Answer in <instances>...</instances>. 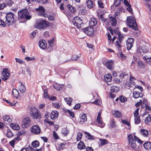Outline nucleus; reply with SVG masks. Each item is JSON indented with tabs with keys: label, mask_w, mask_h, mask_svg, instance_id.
I'll list each match as a JSON object with an SVG mask.
<instances>
[{
	"label": "nucleus",
	"mask_w": 151,
	"mask_h": 151,
	"mask_svg": "<svg viewBox=\"0 0 151 151\" xmlns=\"http://www.w3.org/2000/svg\"><path fill=\"white\" fill-rule=\"evenodd\" d=\"M119 99L120 101L122 103H123L127 101V98L122 95L120 96L119 97Z\"/></svg>",
	"instance_id": "obj_45"
},
{
	"label": "nucleus",
	"mask_w": 151,
	"mask_h": 151,
	"mask_svg": "<svg viewBox=\"0 0 151 151\" xmlns=\"http://www.w3.org/2000/svg\"><path fill=\"white\" fill-rule=\"evenodd\" d=\"M30 115L34 119H40L41 115L38 110L35 108H32L30 110Z\"/></svg>",
	"instance_id": "obj_6"
},
{
	"label": "nucleus",
	"mask_w": 151,
	"mask_h": 151,
	"mask_svg": "<svg viewBox=\"0 0 151 151\" xmlns=\"http://www.w3.org/2000/svg\"><path fill=\"white\" fill-rule=\"evenodd\" d=\"M139 50L140 52L144 53H146L148 51L147 48L146 46H139Z\"/></svg>",
	"instance_id": "obj_20"
},
{
	"label": "nucleus",
	"mask_w": 151,
	"mask_h": 151,
	"mask_svg": "<svg viewBox=\"0 0 151 151\" xmlns=\"http://www.w3.org/2000/svg\"><path fill=\"white\" fill-rule=\"evenodd\" d=\"M44 96L45 98H48L50 96L47 93V90L46 89H45L44 91Z\"/></svg>",
	"instance_id": "obj_57"
},
{
	"label": "nucleus",
	"mask_w": 151,
	"mask_h": 151,
	"mask_svg": "<svg viewBox=\"0 0 151 151\" xmlns=\"http://www.w3.org/2000/svg\"><path fill=\"white\" fill-rule=\"evenodd\" d=\"M31 132L36 134H38L41 132V129L40 127L37 125H34L31 128Z\"/></svg>",
	"instance_id": "obj_10"
},
{
	"label": "nucleus",
	"mask_w": 151,
	"mask_h": 151,
	"mask_svg": "<svg viewBox=\"0 0 151 151\" xmlns=\"http://www.w3.org/2000/svg\"><path fill=\"white\" fill-rule=\"evenodd\" d=\"M69 133V131L67 129V128H63L62 131V133L63 134L64 136H67Z\"/></svg>",
	"instance_id": "obj_35"
},
{
	"label": "nucleus",
	"mask_w": 151,
	"mask_h": 151,
	"mask_svg": "<svg viewBox=\"0 0 151 151\" xmlns=\"http://www.w3.org/2000/svg\"><path fill=\"white\" fill-rule=\"evenodd\" d=\"M6 136L9 138H10L13 136V133L10 130L7 129V132L6 133Z\"/></svg>",
	"instance_id": "obj_46"
},
{
	"label": "nucleus",
	"mask_w": 151,
	"mask_h": 151,
	"mask_svg": "<svg viewBox=\"0 0 151 151\" xmlns=\"http://www.w3.org/2000/svg\"><path fill=\"white\" fill-rule=\"evenodd\" d=\"M24 59L28 62L30 61H32L35 60V58L34 57L30 58L29 57H26L24 58Z\"/></svg>",
	"instance_id": "obj_53"
},
{
	"label": "nucleus",
	"mask_w": 151,
	"mask_h": 151,
	"mask_svg": "<svg viewBox=\"0 0 151 151\" xmlns=\"http://www.w3.org/2000/svg\"><path fill=\"white\" fill-rule=\"evenodd\" d=\"M143 146L145 149L147 150H150L151 147V142H147L144 143Z\"/></svg>",
	"instance_id": "obj_26"
},
{
	"label": "nucleus",
	"mask_w": 151,
	"mask_h": 151,
	"mask_svg": "<svg viewBox=\"0 0 151 151\" xmlns=\"http://www.w3.org/2000/svg\"><path fill=\"white\" fill-rule=\"evenodd\" d=\"M143 58L147 62H151V57H148L147 56L145 55L143 56Z\"/></svg>",
	"instance_id": "obj_42"
},
{
	"label": "nucleus",
	"mask_w": 151,
	"mask_h": 151,
	"mask_svg": "<svg viewBox=\"0 0 151 151\" xmlns=\"http://www.w3.org/2000/svg\"><path fill=\"white\" fill-rule=\"evenodd\" d=\"M114 82L116 83H118L121 82H122V79H118L117 78H116L114 79Z\"/></svg>",
	"instance_id": "obj_64"
},
{
	"label": "nucleus",
	"mask_w": 151,
	"mask_h": 151,
	"mask_svg": "<svg viewBox=\"0 0 151 151\" xmlns=\"http://www.w3.org/2000/svg\"><path fill=\"white\" fill-rule=\"evenodd\" d=\"M58 113L56 111H52L50 114V117L51 119H54L57 118Z\"/></svg>",
	"instance_id": "obj_19"
},
{
	"label": "nucleus",
	"mask_w": 151,
	"mask_h": 151,
	"mask_svg": "<svg viewBox=\"0 0 151 151\" xmlns=\"http://www.w3.org/2000/svg\"><path fill=\"white\" fill-rule=\"evenodd\" d=\"M83 32L87 35L91 36L94 33V29L91 27H87L83 29Z\"/></svg>",
	"instance_id": "obj_12"
},
{
	"label": "nucleus",
	"mask_w": 151,
	"mask_h": 151,
	"mask_svg": "<svg viewBox=\"0 0 151 151\" xmlns=\"http://www.w3.org/2000/svg\"><path fill=\"white\" fill-rule=\"evenodd\" d=\"M110 21L112 26H115L117 24V22L116 19L114 17H110Z\"/></svg>",
	"instance_id": "obj_24"
},
{
	"label": "nucleus",
	"mask_w": 151,
	"mask_h": 151,
	"mask_svg": "<svg viewBox=\"0 0 151 151\" xmlns=\"http://www.w3.org/2000/svg\"><path fill=\"white\" fill-rule=\"evenodd\" d=\"M14 14L12 12H9L6 14L5 16V23L8 25H12L15 22L14 20Z\"/></svg>",
	"instance_id": "obj_5"
},
{
	"label": "nucleus",
	"mask_w": 151,
	"mask_h": 151,
	"mask_svg": "<svg viewBox=\"0 0 151 151\" xmlns=\"http://www.w3.org/2000/svg\"><path fill=\"white\" fill-rule=\"evenodd\" d=\"M40 143L38 141L35 140L32 142L31 145L34 147H37L39 145Z\"/></svg>",
	"instance_id": "obj_39"
},
{
	"label": "nucleus",
	"mask_w": 151,
	"mask_h": 151,
	"mask_svg": "<svg viewBox=\"0 0 151 151\" xmlns=\"http://www.w3.org/2000/svg\"><path fill=\"white\" fill-rule=\"evenodd\" d=\"M6 7V4L5 3L0 4V10H2Z\"/></svg>",
	"instance_id": "obj_62"
},
{
	"label": "nucleus",
	"mask_w": 151,
	"mask_h": 151,
	"mask_svg": "<svg viewBox=\"0 0 151 151\" xmlns=\"http://www.w3.org/2000/svg\"><path fill=\"white\" fill-rule=\"evenodd\" d=\"M66 112H68L70 116L72 117L73 118H74V114L73 112L70 111L69 110H67L65 111Z\"/></svg>",
	"instance_id": "obj_56"
},
{
	"label": "nucleus",
	"mask_w": 151,
	"mask_h": 151,
	"mask_svg": "<svg viewBox=\"0 0 151 151\" xmlns=\"http://www.w3.org/2000/svg\"><path fill=\"white\" fill-rule=\"evenodd\" d=\"M145 123L147 124L150 125L151 124V114L148 115L145 120Z\"/></svg>",
	"instance_id": "obj_25"
},
{
	"label": "nucleus",
	"mask_w": 151,
	"mask_h": 151,
	"mask_svg": "<svg viewBox=\"0 0 151 151\" xmlns=\"http://www.w3.org/2000/svg\"><path fill=\"white\" fill-rule=\"evenodd\" d=\"M89 25L90 27H93L95 26L97 24L96 19L95 18H91L89 21Z\"/></svg>",
	"instance_id": "obj_18"
},
{
	"label": "nucleus",
	"mask_w": 151,
	"mask_h": 151,
	"mask_svg": "<svg viewBox=\"0 0 151 151\" xmlns=\"http://www.w3.org/2000/svg\"><path fill=\"white\" fill-rule=\"evenodd\" d=\"M12 94L14 97L17 99L19 96V93L17 89L14 88L12 90Z\"/></svg>",
	"instance_id": "obj_29"
},
{
	"label": "nucleus",
	"mask_w": 151,
	"mask_h": 151,
	"mask_svg": "<svg viewBox=\"0 0 151 151\" xmlns=\"http://www.w3.org/2000/svg\"><path fill=\"white\" fill-rule=\"evenodd\" d=\"M45 17H47L49 20H53L54 19V17L52 14L48 15L47 14V16Z\"/></svg>",
	"instance_id": "obj_47"
},
{
	"label": "nucleus",
	"mask_w": 151,
	"mask_h": 151,
	"mask_svg": "<svg viewBox=\"0 0 151 151\" xmlns=\"http://www.w3.org/2000/svg\"><path fill=\"white\" fill-rule=\"evenodd\" d=\"M135 80V78L134 77H132L131 76L130 77L129 79V81H130L131 83L133 85L135 83L134 81Z\"/></svg>",
	"instance_id": "obj_58"
},
{
	"label": "nucleus",
	"mask_w": 151,
	"mask_h": 151,
	"mask_svg": "<svg viewBox=\"0 0 151 151\" xmlns=\"http://www.w3.org/2000/svg\"><path fill=\"white\" fill-rule=\"evenodd\" d=\"M19 89L20 92L22 93H23L25 92L26 90L25 86L22 83H21L19 87Z\"/></svg>",
	"instance_id": "obj_30"
},
{
	"label": "nucleus",
	"mask_w": 151,
	"mask_h": 151,
	"mask_svg": "<svg viewBox=\"0 0 151 151\" xmlns=\"http://www.w3.org/2000/svg\"><path fill=\"white\" fill-rule=\"evenodd\" d=\"M134 39L132 38H129L127 40L126 44L127 48L128 50H130L133 46L134 42Z\"/></svg>",
	"instance_id": "obj_13"
},
{
	"label": "nucleus",
	"mask_w": 151,
	"mask_h": 151,
	"mask_svg": "<svg viewBox=\"0 0 151 151\" xmlns=\"http://www.w3.org/2000/svg\"><path fill=\"white\" fill-rule=\"evenodd\" d=\"M88 7L90 9L92 8L95 6V4L92 0H88L86 1Z\"/></svg>",
	"instance_id": "obj_21"
},
{
	"label": "nucleus",
	"mask_w": 151,
	"mask_h": 151,
	"mask_svg": "<svg viewBox=\"0 0 151 151\" xmlns=\"http://www.w3.org/2000/svg\"><path fill=\"white\" fill-rule=\"evenodd\" d=\"M5 3L6 4V6H11L14 2L12 0H6Z\"/></svg>",
	"instance_id": "obj_38"
},
{
	"label": "nucleus",
	"mask_w": 151,
	"mask_h": 151,
	"mask_svg": "<svg viewBox=\"0 0 151 151\" xmlns=\"http://www.w3.org/2000/svg\"><path fill=\"white\" fill-rule=\"evenodd\" d=\"M5 22H4L2 20L0 19V26H1L2 27H4L6 26Z\"/></svg>",
	"instance_id": "obj_63"
},
{
	"label": "nucleus",
	"mask_w": 151,
	"mask_h": 151,
	"mask_svg": "<svg viewBox=\"0 0 151 151\" xmlns=\"http://www.w3.org/2000/svg\"><path fill=\"white\" fill-rule=\"evenodd\" d=\"M79 56L76 55H74L72 56L71 59L73 61H76L78 60L79 58Z\"/></svg>",
	"instance_id": "obj_51"
},
{
	"label": "nucleus",
	"mask_w": 151,
	"mask_h": 151,
	"mask_svg": "<svg viewBox=\"0 0 151 151\" xmlns=\"http://www.w3.org/2000/svg\"><path fill=\"white\" fill-rule=\"evenodd\" d=\"M79 13L81 15H84L86 14V10L82 5H81L79 6Z\"/></svg>",
	"instance_id": "obj_22"
},
{
	"label": "nucleus",
	"mask_w": 151,
	"mask_h": 151,
	"mask_svg": "<svg viewBox=\"0 0 151 151\" xmlns=\"http://www.w3.org/2000/svg\"><path fill=\"white\" fill-rule=\"evenodd\" d=\"M134 122L136 124H138L140 122V119L139 117H135L134 119Z\"/></svg>",
	"instance_id": "obj_52"
},
{
	"label": "nucleus",
	"mask_w": 151,
	"mask_h": 151,
	"mask_svg": "<svg viewBox=\"0 0 151 151\" xmlns=\"http://www.w3.org/2000/svg\"><path fill=\"white\" fill-rule=\"evenodd\" d=\"M140 131L142 134L145 137H147L148 135V132L145 129H140Z\"/></svg>",
	"instance_id": "obj_37"
},
{
	"label": "nucleus",
	"mask_w": 151,
	"mask_h": 151,
	"mask_svg": "<svg viewBox=\"0 0 151 151\" xmlns=\"http://www.w3.org/2000/svg\"><path fill=\"white\" fill-rule=\"evenodd\" d=\"M39 46L40 48L42 49H45L47 47V45L46 41L44 40H41L39 41Z\"/></svg>",
	"instance_id": "obj_17"
},
{
	"label": "nucleus",
	"mask_w": 151,
	"mask_h": 151,
	"mask_svg": "<svg viewBox=\"0 0 151 151\" xmlns=\"http://www.w3.org/2000/svg\"><path fill=\"white\" fill-rule=\"evenodd\" d=\"M2 79L4 81H6L8 79L10 73L7 69H4L2 73Z\"/></svg>",
	"instance_id": "obj_11"
},
{
	"label": "nucleus",
	"mask_w": 151,
	"mask_h": 151,
	"mask_svg": "<svg viewBox=\"0 0 151 151\" xmlns=\"http://www.w3.org/2000/svg\"><path fill=\"white\" fill-rule=\"evenodd\" d=\"M49 24L46 20L40 19L37 20L36 22L35 27L36 28L41 29L47 27L49 26Z\"/></svg>",
	"instance_id": "obj_3"
},
{
	"label": "nucleus",
	"mask_w": 151,
	"mask_h": 151,
	"mask_svg": "<svg viewBox=\"0 0 151 151\" xmlns=\"http://www.w3.org/2000/svg\"><path fill=\"white\" fill-rule=\"evenodd\" d=\"M118 40H119V42L121 43L122 42V40L124 38L123 35H122L120 32H118Z\"/></svg>",
	"instance_id": "obj_44"
},
{
	"label": "nucleus",
	"mask_w": 151,
	"mask_h": 151,
	"mask_svg": "<svg viewBox=\"0 0 151 151\" xmlns=\"http://www.w3.org/2000/svg\"><path fill=\"white\" fill-rule=\"evenodd\" d=\"M31 120L29 117L24 118L22 122V126L23 128H25L30 125Z\"/></svg>",
	"instance_id": "obj_8"
},
{
	"label": "nucleus",
	"mask_w": 151,
	"mask_h": 151,
	"mask_svg": "<svg viewBox=\"0 0 151 151\" xmlns=\"http://www.w3.org/2000/svg\"><path fill=\"white\" fill-rule=\"evenodd\" d=\"M112 77L111 74H107L104 76V80L107 82L111 81L112 79Z\"/></svg>",
	"instance_id": "obj_23"
},
{
	"label": "nucleus",
	"mask_w": 151,
	"mask_h": 151,
	"mask_svg": "<svg viewBox=\"0 0 151 151\" xmlns=\"http://www.w3.org/2000/svg\"><path fill=\"white\" fill-rule=\"evenodd\" d=\"M128 140L129 144L130 145L132 148L134 149H136L137 146L136 144V141H137L139 143L142 144L143 142L139 139L135 135L134 136V139L132 136L131 134H129L128 136Z\"/></svg>",
	"instance_id": "obj_1"
},
{
	"label": "nucleus",
	"mask_w": 151,
	"mask_h": 151,
	"mask_svg": "<svg viewBox=\"0 0 151 151\" xmlns=\"http://www.w3.org/2000/svg\"><path fill=\"white\" fill-rule=\"evenodd\" d=\"M54 39L52 38V39L48 41V43L49 44V46L50 48H52L54 42Z\"/></svg>",
	"instance_id": "obj_50"
},
{
	"label": "nucleus",
	"mask_w": 151,
	"mask_h": 151,
	"mask_svg": "<svg viewBox=\"0 0 151 151\" xmlns=\"http://www.w3.org/2000/svg\"><path fill=\"white\" fill-rule=\"evenodd\" d=\"M72 22L73 24L76 26L78 28H80L81 24H83L82 20L78 16L74 17Z\"/></svg>",
	"instance_id": "obj_7"
},
{
	"label": "nucleus",
	"mask_w": 151,
	"mask_h": 151,
	"mask_svg": "<svg viewBox=\"0 0 151 151\" xmlns=\"http://www.w3.org/2000/svg\"><path fill=\"white\" fill-rule=\"evenodd\" d=\"M85 134L86 135V137L89 139H93V137L89 133L86 132Z\"/></svg>",
	"instance_id": "obj_49"
},
{
	"label": "nucleus",
	"mask_w": 151,
	"mask_h": 151,
	"mask_svg": "<svg viewBox=\"0 0 151 151\" xmlns=\"http://www.w3.org/2000/svg\"><path fill=\"white\" fill-rule=\"evenodd\" d=\"M10 127L12 128L13 129L18 130L19 129V127L17 124L12 123L10 124Z\"/></svg>",
	"instance_id": "obj_34"
},
{
	"label": "nucleus",
	"mask_w": 151,
	"mask_h": 151,
	"mask_svg": "<svg viewBox=\"0 0 151 151\" xmlns=\"http://www.w3.org/2000/svg\"><path fill=\"white\" fill-rule=\"evenodd\" d=\"M64 100L67 104L69 106L71 105V102L72 101V99L70 98H65Z\"/></svg>",
	"instance_id": "obj_36"
},
{
	"label": "nucleus",
	"mask_w": 151,
	"mask_h": 151,
	"mask_svg": "<svg viewBox=\"0 0 151 151\" xmlns=\"http://www.w3.org/2000/svg\"><path fill=\"white\" fill-rule=\"evenodd\" d=\"M26 131L25 130H22L18 132V135L19 136H21L25 134Z\"/></svg>",
	"instance_id": "obj_59"
},
{
	"label": "nucleus",
	"mask_w": 151,
	"mask_h": 151,
	"mask_svg": "<svg viewBox=\"0 0 151 151\" xmlns=\"http://www.w3.org/2000/svg\"><path fill=\"white\" fill-rule=\"evenodd\" d=\"M98 3L99 7L101 8H103L104 4L101 2V0H98Z\"/></svg>",
	"instance_id": "obj_60"
},
{
	"label": "nucleus",
	"mask_w": 151,
	"mask_h": 151,
	"mask_svg": "<svg viewBox=\"0 0 151 151\" xmlns=\"http://www.w3.org/2000/svg\"><path fill=\"white\" fill-rule=\"evenodd\" d=\"M29 13L27 10H22L18 12V19L20 22H23L22 20L25 21L31 19V16L29 15Z\"/></svg>",
	"instance_id": "obj_2"
},
{
	"label": "nucleus",
	"mask_w": 151,
	"mask_h": 151,
	"mask_svg": "<svg viewBox=\"0 0 151 151\" xmlns=\"http://www.w3.org/2000/svg\"><path fill=\"white\" fill-rule=\"evenodd\" d=\"M101 113H98L96 119V121L99 123V126L101 128H102L104 127L105 126V124L101 120Z\"/></svg>",
	"instance_id": "obj_14"
},
{
	"label": "nucleus",
	"mask_w": 151,
	"mask_h": 151,
	"mask_svg": "<svg viewBox=\"0 0 151 151\" xmlns=\"http://www.w3.org/2000/svg\"><path fill=\"white\" fill-rule=\"evenodd\" d=\"M67 6L69 10L72 12H74L75 10L76 9L73 7L71 5L68 4L67 5Z\"/></svg>",
	"instance_id": "obj_43"
},
{
	"label": "nucleus",
	"mask_w": 151,
	"mask_h": 151,
	"mask_svg": "<svg viewBox=\"0 0 151 151\" xmlns=\"http://www.w3.org/2000/svg\"><path fill=\"white\" fill-rule=\"evenodd\" d=\"M117 55L119 57V58L121 60H125L127 58V57L125 55H124L123 53L119 51V52L117 53Z\"/></svg>",
	"instance_id": "obj_27"
},
{
	"label": "nucleus",
	"mask_w": 151,
	"mask_h": 151,
	"mask_svg": "<svg viewBox=\"0 0 151 151\" xmlns=\"http://www.w3.org/2000/svg\"><path fill=\"white\" fill-rule=\"evenodd\" d=\"M36 10L38 12H40V15L45 17L47 16V14L45 12V10L42 6H40L39 7L36 9Z\"/></svg>",
	"instance_id": "obj_15"
},
{
	"label": "nucleus",
	"mask_w": 151,
	"mask_h": 151,
	"mask_svg": "<svg viewBox=\"0 0 151 151\" xmlns=\"http://www.w3.org/2000/svg\"><path fill=\"white\" fill-rule=\"evenodd\" d=\"M139 108H137V109H136L135 111H134V117H138V116L139 114Z\"/></svg>",
	"instance_id": "obj_55"
},
{
	"label": "nucleus",
	"mask_w": 151,
	"mask_h": 151,
	"mask_svg": "<svg viewBox=\"0 0 151 151\" xmlns=\"http://www.w3.org/2000/svg\"><path fill=\"white\" fill-rule=\"evenodd\" d=\"M113 114L115 116L118 118L121 117L122 116L121 113L119 111H115Z\"/></svg>",
	"instance_id": "obj_40"
},
{
	"label": "nucleus",
	"mask_w": 151,
	"mask_h": 151,
	"mask_svg": "<svg viewBox=\"0 0 151 151\" xmlns=\"http://www.w3.org/2000/svg\"><path fill=\"white\" fill-rule=\"evenodd\" d=\"M86 148L84 143L82 141L80 142L78 145V148L80 150H82Z\"/></svg>",
	"instance_id": "obj_28"
},
{
	"label": "nucleus",
	"mask_w": 151,
	"mask_h": 151,
	"mask_svg": "<svg viewBox=\"0 0 151 151\" xmlns=\"http://www.w3.org/2000/svg\"><path fill=\"white\" fill-rule=\"evenodd\" d=\"M127 24L129 27L132 28L135 31L138 30L137 28V24L136 22L135 19L132 16L127 18Z\"/></svg>",
	"instance_id": "obj_4"
},
{
	"label": "nucleus",
	"mask_w": 151,
	"mask_h": 151,
	"mask_svg": "<svg viewBox=\"0 0 151 151\" xmlns=\"http://www.w3.org/2000/svg\"><path fill=\"white\" fill-rule=\"evenodd\" d=\"M119 90V87L117 86H113L111 87L110 91L111 93L118 92Z\"/></svg>",
	"instance_id": "obj_31"
},
{
	"label": "nucleus",
	"mask_w": 151,
	"mask_h": 151,
	"mask_svg": "<svg viewBox=\"0 0 151 151\" xmlns=\"http://www.w3.org/2000/svg\"><path fill=\"white\" fill-rule=\"evenodd\" d=\"M133 96L136 99L139 98V96L141 97H142V96H140V94L136 91H134L133 92Z\"/></svg>",
	"instance_id": "obj_41"
},
{
	"label": "nucleus",
	"mask_w": 151,
	"mask_h": 151,
	"mask_svg": "<svg viewBox=\"0 0 151 151\" xmlns=\"http://www.w3.org/2000/svg\"><path fill=\"white\" fill-rule=\"evenodd\" d=\"M105 65L109 70H112L114 68V63L111 60L106 61L105 63Z\"/></svg>",
	"instance_id": "obj_16"
},
{
	"label": "nucleus",
	"mask_w": 151,
	"mask_h": 151,
	"mask_svg": "<svg viewBox=\"0 0 151 151\" xmlns=\"http://www.w3.org/2000/svg\"><path fill=\"white\" fill-rule=\"evenodd\" d=\"M121 43L119 42V40H116V42L115 45L117 47H118V50H119V51L120 50V48L121 47Z\"/></svg>",
	"instance_id": "obj_54"
},
{
	"label": "nucleus",
	"mask_w": 151,
	"mask_h": 151,
	"mask_svg": "<svg viewBox=\"0 0 151 151\" xmlns=\"http://www.w3.org/2000/svg\"><path fill=\"white\" fill-rule=\"evenodd\" d=\"M54 88L57 90H60L62 89V85H61L58 83H55L53 86Z\"/></svg>",
	"instance_id": "obj_33"
},
{
	"label": "nucleus",
	"mask_w": 151,
	"mask_h": 151,
	"mask_svg": "<svg viewBox=\"0 0 151 151\" xmlns=\"http://www.w3.org/2000/svg\"><path fill=\"white\" fill-rule=\"evenodd\" d=\"M82 136V134L80 132H78L77 133V136L76 138L77 141H79L81 140Z\"/></svg>",
	"instance_id": "obj_48"
},
{
	"label": "nucleus",
	"mask_w": 151,
	"mask_h": 151,
	"mask_svg": "<svg viewBox=\"0 0 151 151\" xmlns=\"http://www.w3.org/2000/svg\"><path fill=\"white\" fill-rule=\"evenodd\" d=\"M52 105L53 106H54L56 108H59L60 107V105H59V103L57 102H55L54 103H52Z\"/></svg>",
	"instance_id": "obj_61"
},
{
	"label": "nucleus",
	"mask_w": 151,
	"mask_h": 151,
	"mask_svg": "<svg viewBox=\"0 0 151 151\" xmlns=\"http://www.w3.org/2000/svg\"><path fill=\"white\" fill-rule=\"evenodd\" d=\"M119 77L121 79H122L124 83L126 84L128 83L127 80L129 78V76L127 74L125 73H122L120 74Z\"/></svg>",
	"instance_id": "obj_9"
},
{
	"label": "nucleus",
	"mask_w": 151,
	"mask_h": 151,
	"mask_svg": "<svg viewBox=\"0 0 151 151\" xmlns=\"http://www.w3.org/2000/svg\"><path fill=\"white\" fill-rule=\"evenodd\" d=\"M138 67L140 68H144L145 67V65L141 61L139 60L137 61Z\"/></svg>",
	"instance_id": "obj_32"
}]
</instances>
